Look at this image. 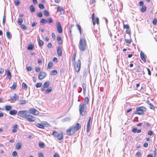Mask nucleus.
I'll return each instance as SVG.
<instances>
[{"label": "nucleus", "instance_id": "774afa93", "mask_svg": "<svg viewBox=\"0 0 157 157\" xmlns=\"http://www.w3.org/2000/svg\"><path fill=\"white\" fill-rule=\"evenodd\" d=\"M54 157H60L59 155L57 153H56L54 155Z\"/></svg>", "mask_w": 157, "mask_h": 157}, {"label": "nucleus", "instance_id": "de8ad7c7", "mask_svg": "<svg viewBox=\"0 0 157 157\" xmlns=\"http://www.w3.org/2000/svg\"><path fill=\"white\" fill-rule=\"evenodd\" d=\"M90 130V124H87V128H86V131L87 132H88Z\"/></svg>", "mask_w": 157, "mask_h": 157}, {"label": "nucleus", "instance_id": "f03ea898", "mask_svg": "<svg viewBox=\"0 0 157 157\" xmlns=\"http://www.w3.org/2000/svg\"><path fill=\"white\" fill-rule=\"evenodd\" d=\"M86 105H85L83 102H81L79 105V110L80 113L82 116H84L86 113Z\"/></svg>", "mask_w": 157, "mask_h": 157}, {"label": "nucleus", "instance_id": "4468645a", "mask_svg": "<svg viewBox=\"0 0 157 157\" xmlns=\"http://www.w3.org/2000/svg\"><path fill=\"white\" fill-rule=\"evenodd\" d=\"M57 53L59 56H61L62 55V50L60 46H59L57 48Z\"/></svg>", "mask_w": 157, "mask_h": 157}, {"label": "nucleus", "instance_id": "dca6fc26", "mask_svg": "<svg viewBox=\"0 0 157 157\" xmlns=\"http://www.w3.org/2000/svg\"><path fill=\"white\" fill-rule=\"evenodd\" d=\"M82 87L83 89V94H85L86 92V85L84 83H82Z\"/></svg>", "mask_w": 157, "mask_h": 157}, {"label": "nucleus", "instance_id": "2f4dec72", "mask_svg": "<svg viewBox=\"0 0 157 157\" xmlns=\"http://www.w3.org/2000/svg\"><path fill=\"white\" fill-rule=\"evenodd\" d=\"M6 35L8 39H10L11 37V35L10 32H7L6 33Z\"/></svg>", "mask_w": 157, "mask_h": 157}, {"label": "nucleus", "instance_id": "09e8293b", "mask_svg": "<svg viewBox=\"0 0 157 157\" xmlns=\"http://www.w3.org/2000/svg\"><path fill=\"white\" fill-rule=\"evenodd\" d=\"M76 26L78 29L79 30V33L80 34L81 33V27L80 25H78V24H77L76 25Z\"/></svg>", "mask_w": 157, "mask_h": 157}, {"label": "nucleus", "instance_id": "412c9836", "mask_svg": "<svg viewBox=\"0 0 157 157\" xmlns=\"http://www.w3.org/2000/svg\"><path fill=\"white\" fill-rule=\"evenodd\" d=\"M17 83L16 82H13L12 86L10 87V88L13 90H15L17 87Z\"/></svg>", "mask_w": 157, "mask_h": 157}, {"label": "nucleus", "instance_id": "0e129e2a", "mask_svg": "<svg viewBox=\"0 0 157 157\" xmlns=\"http://www.w3.org/2000/svg\"><path fill=\"white\" fill-rule=\"evenodd\" d=\"M137 129L136 128H133L132 130V132L134 133H136L137 132Z\"/></svg>", "mask_w": 157, "mask_h": 157}, {"label": "nucleus", "instance_id": "4be33fe9", "mask_svg": "<svg viewBox=\"0 0 157 157\" xmlns=\"http://www.w3.org/2000/svg\"><path fill=\"white\" fill-rule=\"evenodd\" d=\"M41 124H42L44 127H49L50 126V124L46 121H43L41 122Z\"/></svg>", "mask_w": 157, "mask_h": 157}, {"label": "nucleus", "instance_id": "473e14b6", "mask_svg": "<svg viewBox=\"0 0 157 157\" xmlns=\"http://www.w3.org/2000/svg\"><path fill=\"white\" fill-rule=\"evenodd\" d=\"M38 44L41 47L44 44L43 41L39 39L38 41Z\"/></svg>", "mask_w": 157, "mask_h": 157}, {"label": "nucleus", "instance_id": "79ce46f5", "mask_svg": "<svg viewBox=\"0 0 157 157\" xmlns=\"http://www.w3.org/2000/svg\"><path fill=\"white\" fill-rule=\"evenodd\" d=\"M14 3L16 6H18L20 3L19 0H15Z\"/></svg>", "mask_w": 157, "mask_h": 157}, {"label": "nucleus", "instance_id": "bf43d9fd", "mask_svg": "<svg viewBox=\"0 0 157 157\" xmlns=\"http://www.w3.org/2000/svg\"><path fill=\"white\" fill-rule=\"evenodd\" d=\"M35 71L37 72H39L40 71V68L39 67H36L35 68Z\"/></svg>", "mask_w": 157, "mask_h": 157}, {"label": "nucleus", "instance_id": "bb28decb", "mask_svg": "<svg viewBox=\"0 0 157 157\" xmlns=\"http://www.w3.org/2000/svg\"><path fill=\"white\" fill-rule=\"evenodd\" d=\"M52 88L49 87L45 91V93L46 94H48L51 92L52 91Z\"/></svg>", "mask_w": 157, "mask_h": 157}, {"label": "nucleus", "instance_id": "7c9ffc66", "mask_svg": "<svg viewBox=\"0 0 157 157\" xmlns=\"http://www.w3.org/2000/svg\"><path fill=\"white\" fill-rule=\"evenodd\" d=\"M57 73V72L56 70H53L51 71L50 74L52 75H55Z\"/></svg>", "mask_w": 157, "mask_h": 157}, {"label": "nucleus", "instance_id": "e2e57ef3", "mask_svg": "<svg viewBox=\"0 0 157 157\" xmlns=\"http://www.w3.org/2000/svg\"><path fill=\"white\" fill-rule=\"evenodd\" d=\"M136 155L138 157H140L141 156V153L140 152H138L136 153Z\"/></svg>", "mask_w": 157, "mask_h": 157}, {"label": "nucleus", "instance_id": "4c0bfd02", "mask_svg": "<svg viewBox=\"0 0 157 157\" xmlns=\"http://www.w3.org/2000/svg\"><path fill=\"white\" fill-rule=\"evenodd\" d=\"M146 6H144L141 9V11L143 13L144 12L146 11Z\"/></svg>", "mask_w": 157, "mask_h": 157}, {"label": "nucleus", "instance_id": "58836bf2", "mask_svg": "<svg viewBox=\"0 0 157 157\" xmlns=\"http://www.w3.org/2000/svg\"><path fill=\"white\" fill-rule=\"evenodd\" d=\"M22 87L26 90L27 89L28 86L25 83L23 82L22 83Z\"/></svg>", "mask_w": 157, "mask_h": 157}, {"label": "nucleus", "instance_id": "052dcab7", "mask_svg": "<svg viewBox=\"0 0 157 157\" xmlns=\"http://www.w3.org/2000/svg\"><path fill=\"white\" fill-rule=\"evenodd\" d=\"M37 15L38 16L40 17H41L43 16V14L41 12H39L37 14Z\"/></svg>", "mask_w": 157, "mask_h": 157}, {"label": "nucleus", "instance_id": "6e6d98bb", "mask_svg": "<svg viewBox=\"0 0 157 157\" xmlns=\"http://www.w3.org/2000/svg\"><path fill=\"white\" fill-rule=\"evenodd\" d=\"M48 22L49 23H52L53 22V20L52 18H49L48 19Z\"/></svg>", "mask_w": 157, "mask_h": 157}, {"label": "nucleus", "instance_id": "69168bd1", "mask_svg": "<svg viewBox=\"0 0 157 157\" xmlns=\"http://www.w3.org/2000/svg\"><path fill=\"white\" fill-rule=\"evenodd\" d=\"M149 107L151 109H154L155 108L153 106V105L151 104H149Z\"/></svg>", "mask_w": 157, "mask_h": 157}, {"label": "nucleus", "instance_id": "20e7f679", "mask_svg": "<svg viewBox=\"0 0 157 157\" xmlns=\"http://www.w3.org/2000/svg\"><path fill=\"white\" fill-rule=\"evenodd\" d=\"M74 68L76 72L78 73L79 72L81 68V62L79 59L77 61L75 64Z\"/></svg>", "mask_w": 157, "mask_h": 157}, {"label": "nucleus", "instance_id": "a211bd4d", "mask_svg": "<svg viewBox=\"0 0 157 157\" xmlns=\"http://www.w3.org/2000/svg\"><path fill=\"white\" fill-rule=\"evenodd\" d=\"M57 40L58 41V42L59 45L62 44V41L61 37L60 36H57Z\"/></svg>", "mask_w": 157, "mask_h": 157}, {"label": "nucleus", "instance_id": "c9c22d12", "mask_svg": "<svg viewBox=\"0 0 157 157\" xmlns=\"http://www.w3.org/2000/svg\"><path fill=\"white\" fill-rule=\"evenodd\" d=\"M39 146L41 148H43L44 147V144L43 143L41 142H39Z\"/></svg>", "mask_w": 157, "mask_h": 157}, {"label": "nucleus", "instance_id": "aec40b11", "mask_svg": "<svg viewBox=\"0 0 157 157\" xmlns=\"http://www.w3.org/2000/svg\"><path fill=\"white\" fill-rule=\"evenodd\" d=\"M57 11H60L61 14H63L64 13V10L61 7H58L57 8Z\"/></svg>", "mask_w": 157, "mask_h": 157}, {"label": "nucleus", "instance_id": "37998d69", "mask_svg": "<svg viewBox=\"0 0 157 157\" xmlns=\"http://www.w3.org/2000/svg\"><path fill=\"white\" fill-rule=\"evenodd\" d=\"M44 15L46 16H48L49 15V13L48 11L46 10H44Z\"/></svg>", "mask_w": 157, "mask_h": 157}, {"label": "nucleus", "instance_id": "ea45409f", "mask_svg": "<svg viewBox=\"0 0 157 157\" xmlns=\"http://www.w3.org/2000/svg\"><path fill=\"white\" fill-rule=\"evenodd\" d=\"M59 133H57L56 131H54L52 132V135H53L57 137V136L59 135Z\"/></svg>", "mask_w": 157, "mask_h": 157}, {"label": "nucleus", "instance_id": "1a4fd4ad", "mask_svg": "<svg viewBox=\"0 0 157 157\" xmlns=\"http://www.w3.org/2000/svg\"><path fill=\"white\" fill-rule=\"evenodd\" d=\"M29 111L30 113L35 115H38L39 113V112L35 109L32 108Z\"/></svg>", "mask_w": 157, "mask_h": 157}, {"label": "nucleus", "instance_id": "a19ab883", "mask_svg": "<svg viewBox=\"0 0 157 157\" xmlns=\"http://www.w3.org/2000/svg\"><path fill=\"white\" fill-rule=\"evenodd\" d=\"M47 22V21L44 19H42L40 21V23L42 24H45Z\"/></svg>", "mask_w": 157, "mask_h": 157}, {"label": "nucleus", "instance_id": "cd10ccee", "mask_svg": "<svg viewBox=\"0 0 157 157\" xmlns=\"http://www.w3.org/2000/svg\"><path fill=\"white\" fill-rule=\"evenodd\" d=\"M89 101V99L87 97H86L84 100V104L86 105L88 103Z\"/></svg>", "mask_w": 157, "mask_h": 157}, {"label": "nucleus", "instance_id": "9d476101", "mask_svg": "<svg viewBox=\"0 0 157 157\" xmlns=\"http://www.w3.org/2000/svg\"><path fill=\"white\" fill-rule=\"evenodd\" d=\"M46 76V73L44 72L40 73L38 75V78L40 80H42Z\"/></svg>", "mask_w": 157, "mask_h": 157}, {"label": "nucleus", "instance_id": "338daca9", "mask_svg": "<svg viewBox=\"0 0 157 157\" xmlns=\"http://www.w3.org/2000/svg\"><path fill=\"white\" fill-rule=\"evenodd\" d=\"M39 157H44L43 154L41 152H39L38 154Z\"/></svg>", "mask_w": 157, "mask_h": 157}, {"label": "nucleus", "instance_id": "6ab92c4d", "mask_svg": "<svg viewBox=\"0 0 157 157\" xmlns=\"http://www.w3.org/2000/svg\"><path fill=\"white\" fill-rule=\"evenodd\" d=\"M57 139L59 140H62L63 139V134L62 133H60L57 136Z\"/></svg>", "mask_w": 157, "mask_h": 157}, {"label": "nucleus", "instance_id": "f3484780", "mask_svg": "<svg viewBox=\"0 0 157 157\" xmlns=\"http://www.w3.org/2000/svg\"><path fill=\"white\" fill-rule=\"evenodd\" d=\"M17 113V111L15 110H12L10 111L9 113L11 115H16Z\"/></svg>", "mask_w": 157, "mask_h": 157}, {"label": "nucleus", "instance_id": "13d9d810", "mask_svg": "<svg viewBox=\"0 0 157 157\" xmlns=\"http://www.w3.org/2000/svg\"><path fill=\"white\" fill-rule=\"evenodd\" d=\"M12 155L14 156H16L17 155V153L16 151H14L12 154Z\"/></svg>", "mask_w": 157, "mask_h": 157}, {"label": "nucleus", "instance_id": "f257e3e1", "mask_svg": "<svg viewBox=\"0 0 157 157\" xmlns=\"http://www.w3.org/2000/svg\"><path fill=\"white\" fill-rule=\"evenodd\" d=\"M86 45L85 40L83 38H81L79 45V48L80 51H84L86 48Z\"/></svg>", "mask_w": 157, "mask_h": 157}, {"label": "nucleus", "instance_id": "864d4df0", "mask_svg": "<svg viewBox=\"0 0 157 157\" xmlns=\"http://www.w3.org/2000/svg\"><path fill=\"white\" fill-rule=\"evenodd\" d=\"M153 24L154 25H156L157 23V20L156 19H154L152 21Z\"/></svg>", "mask_w": 157, "mask_h": 157}, {"label": "nucleus", "instance_id": "6e6552de", "mask_svg": "<svg viewBox=\"0 0 157 157\" xmlns=\"http://www.w3.org/2000/svg\"><path fill=\"white\" fill-rule=\"evenodd\" d=\"M56 28L57 31L59 33H62L63 30L61 25L59 22H57L56 23Z\"/></svg>", "mask_w": 157, "mask_h": 157}, {"label": "nucleus", "instance_id": "4d7b16f0", "mask_svg": "<svg viewBox=\"0 0 157 157\" xmlns=\"http://www.w3.org/2000/svg\"><path fill=\"white\" fill-rule=\"evenodd\" d=\"M124 29H128L129 28V27L128 25H124Z\"/></svg>", "mask_w": 157, "mask_h": 157}, {"label": "nucleus", "instance_id": "f8f14e48", "mask_svg": "<svg viewBox=\"0 0 157 157\" xmlns=\"http://www.w3.org/2000/svg\"><path fill=\"white\" fill-rule=\"evenodd\" d=\"M18 98V96L15 93H14L13 95L10 96V100L12 101H16Z\"/></svg>", "mask_w": 157, "mask_h": 157}, {"label": "nucleus", "instance_id": "9b49d317", "mask_svg": "<svg viewBox=\"0 0 157 157\" xmlns=\"http://www.w3.org/2000/svg\"><path fill=\"white\" fill-rule=\"evenodd\" d=\"M76 132L79 130L81 127V125H80L79 123H77L75 126H72Z\"/></svg>", "mask_w": 157, "mask_h": 157}, {"label": "nucleus", "instance_id": "680f3d73", "mask_svg": "<svg viewBox=\"0 0 157 157\" xmlns=\"http://www.w3.org/2000/svg\"><path fill=\"white\" fill-rule=\"evenodd\" d=\"M126 33H127L129 35H131V32L130 30H129V29H127V30L126 31Z\"/></svg>", "mask_w": 157, "mask_h": 157}, {"label": "nucleus", "instance_id": "c756f323", "mask_svg": "<svg viewBox=\"0 0 157 157\" xmlns=\"http://www.w3.org/2000/svg\"><path fill=\"white\" fill-rule=\"evenodd\" d=\"M52 65L53 63L52 62H49L47 66V69H49L51 68L52 67Z\"/></svg>", "mask_w": 157, "mask_h": 157}, {"label": "nucleus", "instance_id": "603ef678", "mask_svg": "<svg viewBox=\"0 0 157 157\" xmlns=\"http://www.w3.org/2000/svg\"><path fill=\"white\" fill-rule=\"evenodd\" d=\"M75 55L76 54H75L72 58V61L73 63H74L75 61Z\"/></svg>", "mask_w": 157, "mask_h": 157}, {"label": "nucleus", "instance_id": "f704fd0d", "mask_svg": "<svg viewBox=\"0 0 157 157\" xmlns=\"http://www.w3.org/2000/svg\"><path fill=\"white\" fill-rule=\"evenodd\" d=\"M5 107L6 110L7 111H9L12 109L10 105H6Z\"/></svg>", "mask_w": 157, "mask_h": 157}, {"label": "nucleus", "instance_id": "b1692460", "mask_svg": "<svg viewBox=\"0 0 157 157\" xmlns=\"http://www.w3.org/2000/svg\"><path fill=\"white\" fill-rule=\"evenodd\" d=\"M17 124L15 125L13 127V129L12 132L13 133H16L17 132Z\"/></svg>", "mask_w": 157, "mask_h": 157}, {"label": "nucleus", "instance_id": "39448f33", "mask_svg": "<svg viewBox=\"0 0 157 157\" xmlns=\"http://www.w3.org/2000/svg\"><path fill=\"white\" fill-rule=\"evenodd\" d=\"M29 112L26 111H19L18 113V115L23 118H26L27 117Z\"/></svg>", "mask_w": 157, "mask_h": 157}, {"label": "nucleus", "instance_id": "5701e85b", "mask_svg": "<svg viewBox=\"0 0 157 157\" xmlns=\"http://www.w3.org/2000/svg\"><path fill=\"white\" fill-rule=\"evenodd\" d=\"M50 84V83L49 81H47L45 82L43 85V87L44 88H47L48 87Z\"/></svg>", "mask_w": 157, "mask_h": 157}, {"label": "nucleus", "instance_id": "e433bc0d", "mask_svg": "<svg viewBox=\"0 0 157 157\" xmlns=\"http://www.w3.org/2000/svg\"><path fill=\"white\" fill-rule=\"evenodd\" d=\"M26 103V101L25 100H21L19 101V104L21 105L25 104Z\"/></svg>", "mask_w": 157, "mask_h": 157}, {"label": "nucleus", "instance_id": "0eeeda50", "mask_svg": "<svg viewBox=\"0 0 157 157\" xmlns=\"http://www.w3.org/2000/svg\"><path fill=\"white\" fill-rule=\"evenodd\" d=\"M25 118L29 121L31 122H33L35 120V117L33 115H29V113L28 114Z\"/></svg>", "mask_w": 157, "mask_h": 157}, {"label": "nucleus", "instance_id": "393cba45", "mask_svg": "<svg viewBox=\"0 0 157 157\" xmlns=\"http://www.w3.org/2000/svg\"><path fill=\"white\" fill-rule=\"evenodd\" d=\"M21 147V144L19 143H17L16 145V148L17 149H20Z\"/></svg>", "mask_w": 157, "mask_h": 157}, {"label": "nucleus", "instance_id": "c85d7f7f", "mask_svg": "<svg viewBox=\"0 0 157 157\" xmlns=\"http://www.w3.org/2000/svg\"><path fill=\"white\" fill-rule=\"evenodd\" d=\"M29 9L31 12H34L35 11V9L33 5L30 6Z\"/></svg>", "mask_w": 157, "mask_h": 157}, {"label": "nucleus", "instance_id": "2eb2a0df", "mask_svg": "<svg viewBox=\"0 0 157 157\" xmlns=\"http://www.w3.org/2000/svg\"><path fill=\"white\" fill-rule=\"evenodd\" d=\"M7 78L9 79L10 80L11 79V74L9 69H7Z\"/></svg>", "mask_w": 157, "mask_h": 157}, {"label": "nucleus", "instance_id": "ddd939ff", "mask_svg": "<svg viewBox=\"0 0 157 157\" xmlns=\"http://www.w3.org/2000/svg\"><path fill=\"white\" fill-rule=\"evenodd\" d=\"M140 58L144 62H146V60L145 58V57H146V56L145 55L144 53L142 52H140Z\"/></svg>", "mask_w": 157, "mask_h": 157}, {"label": "nucleus", "instance_id": "c03bdc74", "mask_svg": "<svg viewBox=\"0 0 157 157\" xmlns=\"http://www.w3.org/2000/svg\"><path fill=\"white\" fill-rule=\"evenodd\" d=\"M33 45L32 44H30L28 46L27 49L29 50H31L33 49Z\"/></svg>", "mask_w": 157, "mask_h": 157}, {"label": "nucleus", "instance_id": "423d86ee", "mask_svg": "<svg viewBox=\"0 0 157 157\" xmlns=\"http://www.w3.org/2000/svg\"><path fill=\"white\" fill-rule=\"evenodd\" d=\"M75 132V131L74 129L72 126H71L66 131V133L69 136H71L74 134Z\"/></svg>", "mask_w": 157, "mask_h": 157}, {"label": "nucleus", "instance_id": "7ed1b4c3", "mask_svg": "<svg viewBox=\"0 0 157 157\" xmlns=\"http://www.w3.org/2000/svg\"><path fill=\"white\" fill-rule=\"evenodd\" d=\"M146 111V109L143 106H140L137 107L136 109V110L134 113L138 115H141L144 113V112Z\"/></svg>", "mask_w": 157, "mask_h": 157}, {"label": "nucleus", "instance_id": "5fc2aeb1", "mask_svg": "<svg viewBox=\"0 0 157 157\" xmlns=\"http://www.w3.org/2000/svg\"><path fill=\"white\" fill-rule=\"evenodd\" d=\"M125 40L127 43L129 44H130L131 42V40L130 39H125Z\"/></svg>", "mask_w": 157, "mask_h": 157}, {"label": "nucleus", "instance_id": "72a5a7b5", "mask_svg": "<svg viewBox=\"0 0 157 157\" xmlns=\"http://www.w3.org/2000/svg\"><path fill=\"white\" fill-rule=\"evenodd\" d=\"M70 121V118L69 117H66L62 120V122H64L65 121Z\"/></svg>", "mask_w": 157, "mask_h": 157}, {"label": "nucleus", "instance_id": "3c124183", "mask_svg": "<svg viewBox=\"0 0 157 157\" xmlns=\"http://www.w3.org/2000/svg\"><path fill=\"white\" fill-rule=\"evenodd\" d=\"M21 28L23 30H25L27 29L26 27L23 24H21L20 25Z\"/></svg>", "mask_w": 157, "mask_h": 157}, {"label": "nucleus", "instance_id": "8fccbe9b", "mask_svg": "<svg viewBox=\"0 0 157 157\" xmlns=\"http://www.w3.org/2000/svg\"><path fill=\"white\" fill-rule=\"evenodd\" d=\"M38 6L39 8L41 9H43L44 8V6L42 4H39Z\"/></svg>", "mask_w": 157, "mask_h": 157}, {"label": "nucleus", "instance_id": "a878e982", "mask_svg": "<svg viewBox=\"0 0 157 157\" xmlns=\"http://www.w3.org/2000/svg\"><path fill=\"white\" fill-rule=\"evenodd\" d=\"M36 126L38 128H40L44 129V127L42 124H36Z\"/></svg>", "mask_w": 157, "mask_h": 157}, {"label": "nucleus", "instance_id": "a18cd8bd", "mask_svg": "<svg viewBox=\"0 0 157 157\" xmlns=\"http://www.w3.org/2000/svg\"><path fill=\"white\" fill-rule=\"evenodd\" d=\"M42 85V83H38L36 84V87L37 88H39Z\"/></svg>", "mask_w": 157, "mask_h": 157}, {"label": "nucleus", "instance_id": "49530a36", "mask_svg": "<svg viewBox=\"0 0 157 157\" xmlns=\"http://www.w3.org/2000/svg\"><path fill=\"white\" fill-rule=\"evenodd\" d=\"M18 24L19 25H21L23 22V20L22 19L19 18L18 20Z\"/></svg>", "mask_w": 157, "mask_h": 157}]
</instances>
